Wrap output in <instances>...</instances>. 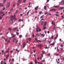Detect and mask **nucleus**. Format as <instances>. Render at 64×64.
<instances>
[{
    "mask_svg": "<svg viewBox=\"0 0 64 64\" xmlns=\"http://www.w3.org/2000/svg\"><path fill=\"white\" fill-rule=\"evenodd\" d=\"M42 44H38V45L37 46H39V47H40V49H41L42 48Z\"/></svg>",
    "mask_w": 64,
    "mask_h": 64,
    "instance_id": "f257e3e1",
    "label": "nucleus"
},
{
    "mask_svg": "<svg viewBox=\"0 0 64 64\" xmlns=\"http://www.w3.org/2000/svg\"><path fill=\"white\" fill-rule=\"evenodd\" d=\"M4 13H5V12H2V11H1L0 12V15H2V14H3Z\"/></svg>",
    "mask_w": 64,
    "mask_h": 64,
    "instance_id": "f03ea898",
    "label": "nucleus"
},
{
    "mask_svg": "<svg viewBox=\"0 0 64 64\" xmlns=\"http://www.w3.org/2000/svg\"><path fill=\"white\" fill-rule=\"evenodd\" d=\"M23 46L24 48V47L26 46V44L25 42H23Z\"/></svg>",
    "mask_w": 64,
    "mask_h": 64,
    "instance_id": "7ed1b4c3",
    "label": "nucleus"
},
{
    "mask_svg": "<svg viewBox=\"0 0 64 64\" xmlns=\"http://www.w3.org/2000/svg\"><path fill=\"white\" fill-rule=\"evenodd\" d=\"M56 9H55V8H53L52 9H50V11H56Z\"/></svg>",
    "mask_w": 64,
    "mask_h": 64,
    "instance_id": "20e7f679",
    "label": "nucleus"
},
{
    "mask_svg": "<svg viewBox=\"0 0 64 64\" xmlns=\"http://www.w3.org/2000/svg\"><path fill=\"white\" fill-rule=\"evenodd\" d=\"M14 19V16H12L10 17V20H13Z\"/></svg>",
    "mask_w": 64,
    "mask_h": 64,
    "instance_id": "39448f33",
    "label": "nucleus"
},
{
    "mask_svg": "<svg viewBox=\"0 0 64 64\" xmlns=\"http://www.w3.org/2000/svg\"><path fill=\"white\" fill-rule=\"evenodd\" d=\"M13 20H10V23H11V24H13Z\"/></svg>",
    "mask_w": 64,
    "mask_h": 64,
    "instance_id": "423d86ee",
    "label": "nucleus"
},
{
    "mask_svg": "<svg viewBox=\"0 0 64 64\" xmlns=\"http://www.w3.org/2000/svg\"><path fill=\"white\" fill-rule=\"evenodd\" d=\"M18 29V28L17 27H16V28H14L13 29V30H14V31H15V30H16V29Z\"/></svg>",
    "mask_w": 64,
    "mask_h": 64,
    "instance_id": "0eeeda50",
    "label": "nucleus"
},
{
    "mask_svg": "<svg viewBox=\"0 0 64 64\" xmlns=\"http://www.w3.org/2000/svg\"><path fill=\"white\" fill-rule=\"evenodd\" d=\"M46 27L45 26V25H44L43 26V29L44 30H45V29H46Z\"/></svg>",
    "mask_w": 64,
    "mask_h": 64,
    "instance_id": "6e6552de",
    "label": "nucleus"
},
{
    "mask_svg": "<svg viewBox=\"0 0 64 64\" xmlns=\"http://www.w3.org/2000/svg\"><path fill=\"white\" fill-rule=\"evenodd\" d=\"M49 38L50 39H51V38H52V39H53L54 38H53V36H52L51 38H50V37H49Z\"/></svg>",
    "mask_w": 64,
    "mask_h": 64,
    "instance_id": "1a4fd4ad",
    "label": "nucleus"
},
{
    "mask_svg": "<svg viewBox=\"0 0 64 64\" xmlns=\"http://www.w3.org/2000/svg\"><path fill=\"white\" fill-rule=\"evenodd\" d=\"M21 1H22V0H18V3H20V2H21Z\"/></svg>",
    "mask_w": 64,
    "mask_h": 64,
    "instance_id": "9d476101",
    "label": "nucleus"
},
{
    "mask_svg": "<svg viewBox=\"0 0 64 64\" xmlns=\"http://www.w3.org/2000/svg\"><path fill=\"white\" fill-rule=\"evenodd\" d=\"M8 30H9L10 31H11L12 30V28H8Z\"/></svg>",
    "mask_w": 64,
    "mask_h": 64,
    "instance_id": "9b49d317",
    "label": "nucleus"
},
{
    "mask_svg": "<svg viewBox=\"0 0 64 64\" xmlns=\"http://www.w3.org/2000/svg\"><path fill=\"white\" fill-rule=\"evenodd\" d=\"M10 2H8V7H9V6H10Z\"/></svg>",
    "mask_w": 64,
    "mask_h": 64,
    "instance_id": "f8f14e48",
    "label": "nucleus"
},
{
    "mask_svg": "<svg viewBox=\"0 0 64 64\" xmlns=\"http://www.w3.org/2000/svg\"><path fill=\"white\" fill-rule=\"evenodd\" d=\"M55 44V42H54L52 44H50V45H54Z\"/></svg>",
    "mask_w": 64,
    "mask_h": 64,
    "instance_id": "ddd939ff",
    "label": "nucleus"
},
{
    "mask_svg": "<svg viewBox=\"0 0 64 64\" xmlns=\"http://www.w3.org/2000/svg\"><path fill=\"white\" fill-rule=\"evenodd\" d=\"M64 1H63V0H62L61 1V3L62 4H64Z\"/></svg>",
    "mask_w": 64,
    "mask_h": 64,
    "instance_id": "4468645a",
    "label": "nucleus"
},
{
    "mask_svg": "<svg viewBox=\"0 0 64 64\" xmlns=\"http://www.w3.org/2000/svg\"><path fill=\"white\" fill-rule=\"evenodd\" d=\"M12 41H13V42H15V41H16V38H14Z\"/></svg>",
    "mask_w": 64,
    "mask_h": 64,
    "instance_id": "2eb2a0df",
    "label": "nucleus"
},
{
    "mask_svg": "<svg viewBox=\"0 0 64 64\" xmlns=\"http://www.w3.org/2000/svg\"><path fill=\"white\" fill-rule=\"evenodd\" d=\"M38 8V6H37V7H36L34 9L35 10H37V8Z\"/></svg>",
    "mask_w": 64,
    "mask_h": 64,
    "instance_id": "dca6fc26",
    "label": "nucleus"
},
{
    "mask_svg": "<svg viewBox=\"0 0 64 64\" xmlns=\"http://www.w3.org/2000/svg\"><path fill=\"white\" fill-rule=\"evenodd\" d=\"M15 5H16V3H14L13 4V7H15Z\"/></svg>",
    "mask_w": 64,
    "mask_h": 64,
    "instance_id": "f3484780",
    "label": "nucleus"
},
{
    "mask_svg": "<svg viewBox=\"0 0 64 64\" xmlns=\"http://www.w3.org/2000/svg\"><path fill=\"white\" fill-rule=\"evenodd\" d=\"M8 57H9V54H8L6 55V58L7 59H8Z\"/></svg>",
    "mask_w": 64,
    "mask_h": 64,
    "instance_id": "a211bd4d",
    "label": "nucleus"
},
{
    "mask_svg": "<svg viewBox=\"0 0 64 64\" xmlns=\"http://www.w3.org/2000/svg\"><path fill=\"white\" fill-rule=\"evenodd\" d=\"M44 8L45 10H46L47 9V7L46 6H44Z\"/></svg>",
    "mask_w": 64,
    "mask_h": 64,
    "instance_id": "6ab92c4d",
    "label": "nucleus"
},
{
    "mask_svg": "<svg viewBox=\"0 0 64 64\" xmlns=\"http://www.w3.org/2000/svg\"><path fill=\"white\" fill-rule=\"evenodd\" d=\"M35 40H36V42H38V39H37V38H36L35 39Z\"/></svg>",
    "mask_w": 64,
    "mask_h": 64,
    "instance_id": "aec40b11",
    "label": "nucleus"
},
{
    "mask_svg": "<svg viewBox=\"0 0 64 64\" xmlns=\"http://www.w3.org/2000/svg\"><path fill=\"white\" fill-rule=\"evenodd\" d=\"M7 52V53H9V50H6V51L5 53H6Z\"/></svg>",
    "mask_w": 64,
    "mask_h": 64,
    "instance_id": "412c9836",
    "label": "nucleus"
},
{
    "mask_svg": "<svg viewBox=\"0 0 64 64\" xmlns=\"http://www.w3.org/2000/svg\"><path fill=\"white\" fill-rule=\"evenodd\" d=\"M3 16H0V20H2V18H3Z\"/></svg>",
    "mask_w": 64,
    "mask_h": 64,
    "instance_id": "4be33fe9",
    "label": "nucleus"
},
{
    "mask_svg": "<svg viewBox=\"0 0 64 64\" xmlns=\"http://www.w3.org/2000/svg\"><path fill=\"white\" fill-rule=\"evenodd\" d=\"M17 12H18V10H16L15 14H16L17 13Z\"/></svg>",
    "mask_w": 64,
    "mask_h": 64,
    "instance_id": "5701e85b",
    "label": "nucleus"
},
{
    "mask_svg": "<svg viewBox=\"0 0 64 64\" xmlns=\"http://www.w3.org/2000/svg\"><path fill=\"white\" fill-rule=\"evenodd\" d=\"M42 53H44V54H45V51L44 50H42Z\"/></svg>",
    "mask_w": 64,
    "mask_h": 64,
    "instance_id": "b1692460",
    "label": "nucleus"
},
{
    "mask_svg": "<svg viewBox=\"0 0 64 64\" xmlns=\"http://www.w3.org/2000/svg\"><path fill=\"white\" fill-rule=\"evenodd\" d=\"M54 7H55V8H58V7H59V6H55Z\"/></svg>",
    "mask_w": 64,
    "mask_h": 64,
    "instance_id": "393cba45",
    "label": "nucleus"
},
{
    "mask_svg": "<svg viewBox=\"0 0 64 64\" xmlns=\"http://www.w3.org/2000/svg\"><path fill=\"white\" fill-rule=\"evenodd\" d=\"M60 9H63L64 8V7H60Z\"/></svg>",
    "mask_w": 64,
    "mask_h": 64,
    "instance_id": "a878e982",
    "label": "nucleus"
},
{
    "mask_svg": "<svg viewBox=\"0 0 64 64\" xmlns=\"http://www.w3.org/2000/svg\"><path fill=\"white\" fill-rule=\"evenodd\" d=\"M41 36H43V37H44V36H45V35H44V34H42Z\"/></svg>",
    "mask_w": 64,
    "mask_h": 64,
    "instance_id": "bb28decb",
    "label": "nucleus"
},
{
    "mask_svg": "<svg viewBox=\"0 0 64 64\" xmlns=\"http://www.w3.org/2000/svg\"><path fill=\"white\" fill-rule=\"evenodd\" d=\"M42 11H40V15H41V14H42Z\"/></svg>",
    "mask_w": 64,
    "mask_h": 64,
    "instance_id": "cd10ccee",
    "label": "nucleus"
},
{
    "mask_svg": "<svg viewBox=\"0 0 64 64\" xmlns=\"http://www.w3.org/2000/svg\"><path fill=\"white\" fill-rule=\"evenodd\" d=\"M44 24H45V25H46V24H47V22H44Z\"/></svg>",
    "mask_w": 64,
    "mask_h": 64,
    "instance_id": "c85d7f7f",
    "label": "nucleus"
},
{
    "mask_svg": "<svg viewBox=\"0 0 64 64\" xmlns=\"http://www.w3.org/2000/svg\"><path fill=\"white\" fill-rule=\"evenodd\" d=\"M43 23H44V22H43V21H42L41 22V24L42 26L43 24Z\"/></svg>",
    "mask_w": 64,
    "mask_h": 64,
    "instance_id": "c756f323",
    "label": "nucleus"
},
{
    "mask_svg": "<svg viewBox=\"0 0 64 64\" xmlns=\"http://www.w3.org/2000/svg\"><path fill=\"white\" fill-rule=\"evenodd\" d=\"M6 1V0H4L3 1V2L4 3Z\"/></svg>",
    "mask_w": 64,
    "mask_h": 64,
    "instance_id": "7c9ffc66",
    "label": "nucleus"
},
{
    "mask_svg": "<svg viewBox=\"0 0 64 64\" xmlns=\"http://www.w3.org/2000/svg\"><path fill=\"white\" fill-rule=\"evenodd\" d=\"M22 35H20V36H19V37L20 38H22Z\"/></svg>",
    "mask_w": 64,
    "mask_h": 64,
    "instance_id": "2f4dec72",
    "label": "nucleus"
},
{
    "mask_svg": "<svg viewBox=\"0 0 64 64\" xmlns=\"http://www.w3.org/2000/svg\"><path fill=\"white\" fill-rule=\"evenodd\" d=\"M55 16H57L58 17V16H59V15L58 14H56Z\"/></svg>",
    "mask_w": 64,
    "mask_h": 64,
    "instance_id": "473e14b6",
    "label": "nucleus"
},
{
    "mask_svg": "<svg viewBox=\"0 0 64 64\" xmlns=\"http://www.w3.org/2000/svg\"><path fill=\"white\" fill-rule=\"evenodd\" d=\"M29 12H30V11H28V12L27 13V15H28V14L29 13Z\"/></svg>",
    "mask_w": 64,
    "mask_h": 64,
    "instance_id": "72a5a7b5",
    "label": "nucleus"
},
{
    "mask_svg": "<svg viewBox=\"0 0 64 64\" xmlns=\"http://www.w3.org/2000/svg\"><path fill=\"white\" fill-rule=\"evenodd\" d=\"M50 55L51 54H50V53H49L48 54V56H50Z\"/></svg>",
    "mask_w": 64,
    "mask_h": 64,
    "instance_id": "f704fd0d",
    "label": "nucleus"
},
{
    "mask_svg": "<svg viewBox=\"0 0 64 64\" xmlns=\"http://www.w3.org/2000/svg\"><path fill=\"white\" fill-rule=\"evenodd\" d=\"M3 61H2L0 63V64H3Z\"/></svg>",
    "mask_w": 64,
    "mask_h": 64,
    "instance_id": "c9c22d12",
    "label": "nucleus"
},
{
    "mask_svg": "<svg viewBox=\"0 0 64 64\" xmlns=\"http://www.w3.org/2000/svg\"><path fill=\"white\" fill-rule=\"evenodd\" d=\"M39 29H40V28H39V27L36 28V29H37V30H39Z\"/></svg>",
    "mask_w": 64,
    "mask_h": 64,
    "instance_id": "e433bc0d",
    "label": "nucleus"
},
{
    "mask_svg": "<svg viewBox=\"0 0 64 64\" xmlns=\"http://www.w3.org/2000/svg\"><path fill=\"white\" fill-rule=\"evenodd\" d=\"M17 20V18H14V21H16V20Z\"/></svg>",
    "mask_w": 64,
    "mask_h": 64,
    "instance_id": "4c0bfd02",
    "label": "nucleus"
},
{
    "mask_svg": "<svg viewBox=\"0 0 64 64\" xmlns=\"http://www.w3.org/2000/svg\"><path fill=\"white\" fill-rule=\"evenodd\" d=\"M13 10V8H12L11 9H10V10L11 11H12Z\"/></svg>",
    "mask_w": 64,
    "mask_h": 64,
    "instance_id": "58836bf2",
    "label": "nucleus"
},
{
    "mask_svg": "<svg viewBox=\"0 0 64 64\" xmlns=\"http://www.w3.org/2000/svg\"><path fill=\"white\" fill-rule=\"evenodd\" d=\"M58 34H56V37H58Z\"/></svg>",
    "mask_w": 64,
    "mask_h": 64,
    "instance_id": "ea45409f",
    "label": "nucleus"
},
{
    "mask_svg": "<svg viewBox=\"0 0 64 64\" xmlns=\"http://www.w3.org/2000/svg\"><path fill=\"white\" fill-rule=\"evenodd\" d=\"M22 60H23V61H25V60H26V59H24V58H23V59H22Z\"/></svg>",
    "mask_w": 64,
    "mask_h": 64,
    "instance_id": "a19ab883",
    "label": "nucleus"
},
{
    "mask_svg": "<svg viewBox=\"0 0 64 64\" xmlns=\"http://www.w3.org/2000/svg\"><path fill=\"white\" fill-rule=\"evenodd\" d=\"M10 40H8V43H10Z\"/></svg>",
    "mask_w": 64,
    "mask_h": 64,
    "instance_id": "79ce46f5",
    "label": "nucleus"
},
{
    "mask_svg": "<svg viewBox=\"0 0 64 64\" xmlns=\"http://www.w3.org/2000/svg\"><path fill=\"white\" fill-rule=\"evenodd\" d=\"M34 12L36 13H38V11H35Z\"/></svg>",
    "mask_w": 64,
    "mask_h": 64,
    "instance_id": "37998d69",
    "label": "nucleus"
},
{
    "mask_svg": "<svg viewBox=\"0 0 64 64\" xmlns=\"http://www.w3.org/2000/svg\"><path fill=\"white\" fill-rule=\"evenodd\" d=\"M28 34H26V35L25 36V37H27V36H28Z\"/></svg>",
    "mask_w": 64,
    "mask_h": 64,
    "instance_id": "c03bdc74",
    "label": "nucleus"
},
{
    "mask_svg": "<svg viewBox=\"0 0 64 64\" xmlns=\"http://www.w3.org/2000/svg\"><path fill=\"white\" fill-rule=\"evenodd\" d=\"M26 2V0H24L23 1V2L24 3H25Z\"/></svg>",
    "mask_w": 64,
    "mask_h": 64,
    "instance_id": "a18cd8bd",
    "label": "nucleus"
},
{
    "mask_svg": "<svg viewBox=\"0 0 64 64\" xmlns=\"http://www.w3.org/2000/svg\"><path fill=\"white\" fill-rule=\"evenodd\" d=\"M63 46V45H62V44L61 45H60V47H62Z\"/></svg>",
    "mask_w": 64,
    "mask_h": 64,
    "instance_id": "49530a36",
    "label": "nucleus"
},
{
    "mask_svg": "<svg viewBox=\"0 0 64 64\" xmlns=\"http://www.w3.org/2000/svg\"><path fill=\"white\" fill-rule=\"evenodd\" d=\"M28 39H29V41H30V40H31V38H28Z\"/></svg>",
    "mask_w": 64,
    "mask_h": 64,
    "instance_id": "de8ad7c7",
    "label": "nucleus"
},
{
    "mask_svg": "<svg viewBox=\"0 0 64 64\" xmlns=\"http://www.w3.org/2000/svg\"><path fill=\"white\" fill-rule=\"evenodd\" d=\"M5 14H3L2 15V17L3 16H4L5 15Z\"/></svg>",
    "mask_w": 64,
    "mask_h": 64,
    "instance_id": "09e8293b",
    "label": "nucleus"
},
{
    "mask_svg": "<svg viewBox=\"0 0 64 64\" xmlns=\"http://www.w3.org/2000/svg\"><path fill=\"white\" fill-rule=\"evenodd\" d=\"M57 37H55V38H54V39H57Z\"/></svg>",
    "mask_w": 64,
    "mask_h": 64,
    "instance_id": "8fccbe9b",
    "label": "nucleus"
},
{
    "mask_svg": "<svg viewBox=\"0 0 64 64\" xmlns=\"http://www.w3.org/2000/svg\"><path fill=\"white\" fill-rule=\"evenodd\" d=\"M48 14V12H46L44 13V15H46V14Z\"/></svg>",
    "mask_w": 64,
    "mask_h": 64,
    "instance_id": "3c124183",
    "label": "nucleus"
},
{
    "mask_svg": "<svg viewBox=\"0 0 64 64\" xmlns=\"http://www.w3.org/2000/svg\"><path fill=\"white\" fill-rule=\"evenodd\" d=\"M38 42H42L40 40H38Z\"/></svg>",
    "mask_w": 64,
    "mask_h": 64,
    "instance_id": "603ef678",
    "label": "nucleus"
},
{
    "mask_svg": "<svg viewBox=\"0 0 64 64\" xmlns=\"http://www.w3.org/2000/svg\"><path fill=\"white\" fill-rule=\"evenodd\" d=\"M15 36H16V35L15 34H14L13 36V37H15Z\"/></svg>",
    "mask_w": 64,
    "mask_h": 64,
    "instance_id": "864d4df0",
    "label": "nucleus"
},
{
    "mask_svg": "<svg viewBox=\"0 0 64 64\" xmlns=\"http://www.w3.org/2000/svg\"><path fill=\"white\" fill-rule=\"evenodd\" d=\"M55 29V26H54V28H53V29Z\"/></svg>",
    "mask_w": 64,
    "mask_h": 64,
    "instance_id": "5fc2aeb1",
    "label": "nucleus"
},
{
    "mask_svg": "<svg viewBox=\"0 0 64 64\" xmlns=\"http://www.w3.org/2000/svg\"><path fill=\"white\" fill-rule=\"evenodd\" d=\"M21 21V19H20L19 20V22H20V21Z\"/></svg>",
    "mask_w": 64,
    "mask_h": 64,
    "instance_id": "6e6d98bb",
    "label": "nucleus"
},
{
    "mask_svg": "<svg viewBox=\"0 0 64 64\" xmlns=\"http://www.w3.org/2000/svg\"><path fill=\"white\" fill-rule=\"evenodd\" d=\"M36 32H39V30H36Z\"/></svg>",
    "mask_w": 64,
    "mask_h": 64,
    "instance_id": "4d7b16f0",
    "label": "nucleus"
},
{
    "mask_svg": "<svg viewBox=\"0 0 64 64\" xmlns=\"http://www.w3.org/2000/svg\"><path fill=\"white\" fill-rule=\"evenodd\" d=\"M5 9V8H4L3 10L4 11V10Z\"/></svg>",
    "mask_w": 64,
    "mask_h": 64,
    "instance_id": "13d9d810",
    "label": "nucleus"
},
{
    "mask_svg": "<svg viewBox=\"0 0 64 64\" xmlns=\"http://www.w3.org/2000/svg\"><path fill=\"white\" fill-rule=\"evenodd\" d=\"M47 33L48 34H49V33H50V32H49V31H48Z\"/></svg>",
    "mask_w": 64,
    "mask_h": 64,
    "instance_id": "bf43d9fd",
    "label": "nucleus"
},
{
    "mask_svg": "<svg viewBox=\"0 0 64 64\" xmlns=\"http://www.w3.org/2000/svg\"><path fill=\"white\" fill-rule=\"evenodd\" d=\"M13 52V50L11 51H10V52L11 53H12Z\"/></svg>",
    "mask_w": 64,
    "mask_h": 64,
    "instance_id": "052dcab7",
    "label": "nucleus"
},
{
    "mask_svg": "<svg viewBox=\"0 0 64 64\" xmlns=\"http://www.w3.org/2000/svg\"><path fill=\"white\" fill-rule=\"evenodd\" d=\"M16 4H17V5H18V6L19 5V4L18 3H17Z\"/></svg>",
    "mask_w": 64,
    "mask_h": 64,
    "instance_id": "680f3d73",
    "label": "nucleus"
},
{
    "mask_svg": "<svg viewBox=\"0 0 64 64\" xmlns=\"http://www.w3.org/2000/svg\"><path fill=\"white\" fill-rule=\"evenodd\" d=\"M30 4H31V2H30L29 3V5H30Z\"/></svg>",
    "mask_w": 64,
    "mask_h": 64,
    "instance_id": "e2e57ef3",
    "label": "nucleus"
},
{
    "mask_svg": "<svg viewBox=\"0 0 64 64\" xmlns=\"http://www.w3.org/2000/svg\"><path fill=\"white\" fill-rule=\"evenodd\" d=\"M32 36L33 37H34V34H33Z\"/></svg>",
    "mask_w": 64,
    "mask_h": 64,
    "instance_id": "0e129e2a",
    "label": "nucleus"
},
{
    "mask_svg": "<svg viewBox=\"0 0 64 64\" xmlns=\"http://www.w3.org/2000/svg\"><path fill=\"white\" fill-rule=\"evenodd\" d=\"M56 56H58V54H56Z\"/></svg>",
    "mask_w": 64,
    "mask_h": 64,
    "instance_id": "69168bd1",
    "label": "nucleus"
},
{
    "mask_svg": "<svg viewBox=\"0 0 64 64\" xmlns=\"http://www.w3.org/2000/svg\"><path fill=\"white\" fill-rule=\"evenodd\" d=\"M46 39H47V38H45V40H44V41H46Z\"/></svg>",
    "mask_w": 64,
    "mask_h": 64,
    "instance_id": "338daca9",
    "label": "nucleus"
},
{
    "mask_svg": "<svg viewBox=\"0 0 64 64\" xmlns=\"http://www.w3.org/2000/svg\"><path fill=\"white\" fill-rule=\"evenodd\" d=\"M7 38H6V40H5V41H7Z\"/></svg>",
    "mask_w": 64,
    "mask_h": 64,
    "instance_id": "774afa93",
    "label": "nucleus"
}]
</instances>
